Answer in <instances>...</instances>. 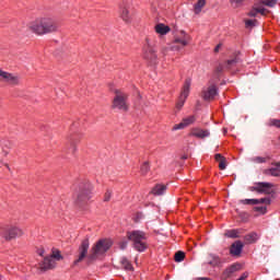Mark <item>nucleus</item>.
Returning <instances> with one entry per match:
<instances>
[{
    "label": "nucleus",
    "mask_w": 280,
    "mask_h": 280,
    "mask_svg": "<svg viewBox=\"0 0 280 280\" xmlns=\"http://www.w3.org/2000/svg\"><path fill=\"white\" fill-rule=\"evenodd\" d=\"M171 49H172L171 47H164V48H162V54H163V56H167V54L170 52Z\"/></svg>",
    "instance_id": "42"
},
{
    "label": "nucleus",
    "mask_w": 280,
    "mask_h": 280,
    "mask_svg": "<svg viewBox=\"0 0 280 280\" xmlns=\"http://www.w3.org/2000/svg\"><path fill=\"white\" fill-rule=\"evenodd\" d=\"M259 240V234L250 232L244 236L245 244H255Z\"/></svg>",
    "instance_id": "24"
},
{
    "label": "nucleus",
    "mask_w": 280,
    "mask_h": 280,
    "mask_svg": "<svg viewBox=\"0 0 280 280\" xmlns=\"http://www.w3.org/2000/svg\"><path fill=\"white\" fill-rule=\"evenodd\" d=\"M222 71H224V66H223V65H219V66L215 68V73H222Z\"/></svg>",
    "instance_id": "41"
},
{
    "label": "nucleus",
    "mask_w": 280,
    "mask_h": 280,
    "mask_svg": "<svg viewBox=\"0 0 280 280\" xmlns=\"http://www.w3.org/2000/svg\"><path fill=\"white\" fill-rule=\"evenodd\" d=\"M28 30L35 36H47V34H56L58 32V23L51 16H39L28 23Z\"/></svg>",
    "instance_id": "1"
},
{
    "label": "nucleus",
    "mask_w": 280,
    "mask_h": 280,
    "mask_svg": "<svg viewBox=\"0 0 280 280\" xmlns=\"http://www.w3.org/2000/svg\"><path fill=\"white\" fill-rule=\"evenodd\" d=\"M84 139V133L82 131H72L67 140L70 145H78V143H81Z\"/></svg>",
    "instance_id": "15"
},
{
    "label": "nucleus",
    "mask_w": 280,
    "mask_h": 280,
    "mask_svg": "<svg viewBox=\"0 0 280 280\" xmlns=\"http://www.w3.org/2000/svg\"><path fill=\"white\" fill-rule=\"evenodd\" d=\"M124 270H135V268L132 267V262H130V260H128V258H122L120 261Z\"/></svg>",
    "instance_id": "28"
},
{
    "label": "nucleus",
    "mask_w": 280,
    "mask_h": 280,
    "mask_svg": "<svg viewBox=\"0 0 280 280\" xmlns=\"http://www.w3.org/2000/svg\"><path fill=\"white\" fill-rule=\"evenodd\" d=\"M23 229L20 226L0 223V242L2 244H8L18 237H23Z\"/></svg>",
    "instance_id": "4"
},
{
    "label": "nucleus",
    "mask_w": 280,
    "mask_h": 280,
    "mask_svg": "<svg viewBox=\"0 0 280 280\" xmlns=\"http://www.w3.org/2000/svg\"><path fill=\"white\" fill-rule=\"evenodd\" d=\"M112 93H114L112 109L128 113V110H130V103L128 102L130 94L121 89H114L112 90Z\"/></svg>",
    "instance_id": "3"
},
{
    "label": "nucleus",
    "mask_w": 280,
    "mask_h": 280,
    "mask_svg": "<svg viewBox=\"0 0 280 280\" xmlns=\"http://www.w3.org/2000/svg\"><path fill=\"white\" fill-rule=\"evenodd\" d=\"M192 124H196V116H187L186 118H183L179 124L174 125L173 130H185V128L191 126Z\"/></svg>",
    "instance_id": "13"
},
{
    "label": "nucleus",
    "mask_w": 280,
    "mask_h": 280,
    "mask_svg": "<svg viewBox=\"0 0 280 280\" xmlns=\"http://www.w3.org/2000/svg\"><path fill=\"white\" fill-rule=\"evenodd\" d=\"M242 248H244L242 241H236L231 245L230 254L234 257H240V255H242Z\"/></svg>",
    "instance_id": "17"
},
{
    "label": "nucleus",
    "mask_w": 280,
    "mask_h": 280,
    "mask_svg": "<svg viewBox=\"0 0 280 280\" xmlns=\"http://www.w3.org/2000/svg\"><path fill=\"white\" fill-rule=\"evenodd\" d=\"M226 237H231L232 240H235L240 237V230H230L225 233Z\"/></svg>",
    "instance_id": "30"
},
{
    "label": "nucleus",
    "mask_w": 280,
    "mask_h": 280,
    "mask_svg": "<svg viewBox=\"0 0 280 280\" xmlns=\"http://www.w3.org/2000/svg\"><path fill=\"white\" fill-rule=\"evenodd\" d=\"M270 11H268V9L265 8H258V14H261V16H266L267 14H269Z\"/></svg>",
    "instance_id": "37"
},
{
    "label": "nucleus",
    "mask_w": 280,
    "mask_h": 280,
    "mask_svg": "<svg viewBox=\"0 0 280 280\" xmlns=\"http://www.w3.org/2000/svg\"><path fill=\"white\" fill-rule=\"evenodd\" d=\"M205 5H207V0H198L197 3L194 5L195 14H200Z\"/></svg>",
    "instance_id": "26"
},
{
    "label": "nucleus",
    "mask_w": 280,
    "mask_h": 280,
    "mask_svg": "<svg viewBox=\"0 0 280 280\" xmlns=\"http://www.w3.org/2000/svg\"><path fill=\"white\" fill-rule=\"evenodd\" d=\"M217 95H218V86L215 84H211L207 90H203L201 93V97L206 102H213Z\"/></svg>",
    "instance_id": "12"
},
{
    "label": "nucleus",
    "mask_w": 280,
    "mask_h": 280,
    "mask_svg": "<svg viewBox=\"0 0 280 280\" xmlns=\"http://www.w3.org/2000/svg\"><path fill=\"white\" fill-rule=\"evenodd\" d=\"M244 0H234L235 3H242Z\"/></svg>",
    "instance_id": "46"
},
{
    "label": "nucleus",
    "mask_w": 280,
    "mask_h": 280,
    "mask_svg": "<svg viewBox=\"0 0 280 280\" xmlns=\"http://www.w3.org/2000/svg\"><path fill=\"white\" fill-rule=\"evenodd\" d=\"M191 88V81H185L179 100L176 104V108L180 110L183 106H185V102L187 101V97H189V89Z\"/></svg>",
    "instance_id": "10"
},
{
    "label": "nucleus",
    "mask_w": 280,
    "mask_h": 280,
    "mask_svg": "<svg viewBox=\"0 0 280 280\" xmlns=\"http://www.w3.org/2000/svg\"><path fill=\"white\" fill-rule=\"evenodd\" d=\"M140 172L143 176L150 172V162L145 161L141 164Z\"/></svg>",
    "instance_id": "29"
},
{
    "label": "nucleus",
    "mask_w": 280,
    "mask_h": 280,
    "mask_svg": "<svg viewBox=\"0 0 280 280\" xmlns=\"http://www.w3.org/2000/svg\"><path fill=\"white\" fill-rule=\"evenodd\" d=\"M220 47H222V44H218L214 48V54H218L220 51Z\"/></svg>",
    "instance_id": "45"
},
{
    "label": "nucleus",
    "mask_w": 280,
    "mask_h": 280,
    "mask_svg": "<svg viewBox=\"0 0 280 280\" xmlns=\"http://www.w3.org/2000/svg\"><path fill=\"white\" fill-rule=\"evenodd\" d=\"M270 126H275L276 128H280V119H272L270 121Z\"/></svg>",
    "instance_id": "40"
},
{
    "label": "nucleus",
    "mask_w": 280,
    "mask_h": 280,
    "mask_svg": "<svg viewBox=\"0 0 280 280\" xmlns=\"http://www.w3.org/2000/svg\"><path fill=\"white\" fill-rule=\"evenodd\" d=\"M214 160L217 161V163H219V170H226V158H224L220 153H217L214 155Z\"/></svg>",
    "instance_id": "25"
},
{
    "label": "nucleus",
    "mask_w": 280,
    "mask_h": 280,
    "mask_svg": "<svg viewBox=\"0 0 280 280\" xmlns=\"http://www.w3.org/2000/svg\"><path fill=\"white\" fill-rule=\"evenodd\" d=\"M174 260L177 262L185 260V252H177L175 253Z\"/></svg>",
    "instance_id": "32"
},
{
    "label": "nucleus",
    "mask_w": 280,
    "mask_h": 280,
    "mask_svg": "<svg viewBox=\"0 0 280 280\" xmlns=\"http://www.w3.org/2000/svg\"><path fill=\"white\" fill-rule=\"evenodd\" d=\"M119 18L121 19V21H124V23H126L127 25H130V23H132V21H135L133 9H130V5H128V4L120 5Z\"/></svg>",
    "instance_id": "9"
},
{
    "label": "nucleus",
    "mask_w": 280,
    "mask_h": 280,
    "mask_svg": "<svg viewBox=\"0 0 280 280\" xmlns=\"http://www.w3.org/2000/svg\"><path fill=\"white\" fill-rule=\"evenodd\" d=\"M262 5L267 8H275L277 5V0H261Z\"/></svg>",
    "instance_id": "33"
},
{
    "label": "nucleus",
    "mask_w": 280,
    "mask_h": 280,
    "mask_svg": "<svg viewBox=\"0 0 280 280\" xmlns=\"http://www.w3.org/2000/svg\"><path fill=\"white\" fill-rule=\"evenodd\" d=\"M237 271V268L235 267V265H232L230 267H228L222 273H221V279L222 280H228L231 279L233 277V273Z\"/></svg>",
    "instance_id": "22"
},
{
    "label": "nucleus",
    "mask_w": 280,
    "mask_h": 280,
    "mask_svg": "<svg viewBox=\"0 0 280 280\" xmlns=\"http://www.w3.org/2000/svg\"><path fill=\"white\" fill-rule=\"evenodd\" d=\"M37 254L39 255V257H43V255H45V249L44 248H39L37 250Z\"/></svg>",
    "instance_id": "44"
},
{
    "label": "nucleus",
    "mask_w": 280,
    "mask_h": 280,
    "mask_svg": "<svg viewBox=\"0 0 280 280\" xmlns=\"http://www.w3.org/2000/svg\"><path fill=\"white\" fill-rule=\"evenodd\" d=\"M0 82L8 84V86H19L21 78L18 74L0 69Z\"/></svg>",
    "instance_id": "8"
},
{
    "label": "nucleus",
    "mask_w": 280,
    "mask_h": 280,
    "mask_svg": "<svg viewBox=\"0 0 280 280\" xmlns=\"http://www.w3.org/2000/svg\"><path fill=\"white\" fill-rule=\"evenodd\" d=\"M259 14V8L254 5L252 10L247 13V16H257Z\"/></svg>",
    "instance_id": "34"
},
{
    "label": "nucleus",
    "mask_w": 280,
    "mask_h": 280,
    "mask_svg": "<svg viewBox=\"0 0 280 280\" xmlns=\"http://www.w3.org/2000/svg\"><path fill=\"white\" fill-rule=\"evenodd\" d=\"M255 211H260V213H266L267 209L266 207H256Z\"/></svg>",
    "instance_id": "43"
},
{
    "label": "nucleus",
    "mask_w": 280,
    "mask_h": 280,
    "mask_svg": "<svg viewBox=\"0 0 280 280\" xmlns=\"http://www.w3.org/2000/svg\"><path fill=\"white\" fill-rule=\"evenodd\" d=\"M127 238L129 242L133 243V248H136L138 253H143V250L148 249V236L145 232L139 230L127 232Z\"/></svg>",
    "instance_id": "6"
},
{
    "label": "nucleus",
    "mask_w": 280,
    "mask_h": 280,
    "mask_svg": "<svg viewBox=\"0 0 280 280\" xmlns=\"http://www.w3.org/2000/svg\"><path fill=\"white\" fill-rule=\"evenodd\" d=\"M40 270H51L56 268V260L51 259L49 256L45 257L44 260L39 264Z\"/></svg>",
    "instance_id": "18"
},
{
    "label": "nucleus",
    "mask_w": 280,
    "mask_h": 280,
    "mask_svg": "<svg viewBox=\"0 0 280 280\" xmlns=\"http://www.w3.org/2000/svg\"><path fill=\"white\" fill-rule=\"evenodd\" d=\"M209 130L200 128H192L189 132V137H196L197 139H205L209 137Z\"/></svg>",
    "instance_id": "16"
},
{
    "label": "nucleus",
    "mask_w": 280,
    "mask_h": 280,
    "mask_svg": "<svg viewBox=\"0 0 280 280\" xmlns=\"http://www.w3.org/2000/svg\"><path fill=\"white\" fill-rule=\"evenodd\" d=\"M257 23V20H245V27H255V24Z\"/></svg>",
    "instance_id": "35"
},
{
    "label": "nucleus",
    "mask_w": 280,
    "mask_h": 280,
    "mask_svg": "<svg viewBox=\"0 0 280 280\" xmlns=\"http://www.w3.org/2000/svg\"><path fill=\"white\" fill-rule=\"evenodd\" d=\"M77 190V207H86L93 198V184L86 179H82L74 185Z\"/></svg>",
    "instance_id": "2"
},
{
    "label": "nucleus",
    "mask_w": 280,
    "mask_h": 280,
    "mask_svg": "<svg viewBox=\"0 0 280 280\" xmlns=\"http://www.w3.org/2000/svg\"><path fill=\"white\" fill-rule=\"evenodd\" d=\"M242 202H243V205H270V199H268V198L245 199Z\"/></svg>",
    "instance_id": "21"
},
{
    "label": "nucleus",
    "mask_w": 280,
    "mask_h": 280,
    "mask_svg": "<svg viewBox=\"0 0 280 280\" xmlns=\"http://www.w3.org/2000/svg\"><path fill=\"white\" fill-rule=\"evenodd\" d=\"M50 259H57V261H60L62 259V255L60 254V250L52 249V253L50 256H48Z\"/></svg>",
    "instance_id": "31"
},
{
    "label": "nucleus",
    "mask_w": 280,
    "mask_h": 280,
    "mask_svg": "<svg viewBox=\"0 0 280 280\" xmlns=\"http://www.w3.org/2000/svg\"><path fill=\"white\" fill-rule=\"evenodd\" d=\"M110 246H113V241L108 238L97 241L88 256V261H95V259L105 255L110 249Z\"/></svg>",
    "instance_id": "7"
},
{
    "label": "nucleus",
    "mask_w": 280,
    "mask_h": 280,
    "mask_svg": "<svg viewBox=\"0 0 280 280\" xmlns=\"http://www.w3.org/2000/svg\"><path fill=\"white\" fill-rule=\"evenodd\" d=\"M237 63V58L234 59H230L226 61L228 68L231 69L232 65H236Z\"/></svg>",
    "instance_id": "39"
},
{
    "label": "nucleus",
    "mask_w": 280,
    "mask_h": 280,
    "mask_svg": "<svg viewBox=\"0 0 280 280\" xmlns=\"http://www.w3.org/2000/svg\"><path fill=\"white\" fill-rule=\"evenodd\" d=\"M272 184L270 183H257L250 187V191H257L258 194H270L272 189Z\"/></svg>",
    "instance_id": "14"
},
{
    "label": "nucleus",
    "mask_w": 280,
    "mask_h": 280,
    "mask_svg": "<svg viewBox=\"0 0 280 280\" xmlns=\"http://www.w3.org/2000/svg\"><path fill=\"white\" fill-rule=\"evenodd\" d=\"M156 34H161V36H165V34H170V32L172 31V28H170V26L160 23L158 25H155L154 27Z\"/></svg>",
    "instance_id": "23"
},
{
    "label": "nucleus",
    "mask_w": 280,
    "mask_h": 280,
    "mask_svg": "<svg viewBox=\"0 0 280 280\" xmlns=\"http://www.w3.org/2000/svg\"><path fill=\"white\" fill-rule=\"evenodd\" d=\"M254 163H266V158L256 156L253 159Z\"/></svg>",
    "instance_id": "38"
},
{
    "label": "nucleus",
    "mask_w": 280,
    "mask_h": 280,
    "mask_svg": "<svg viewBox=\"0 0 280 280\" xmlns=\"http://www.w3.org/2000/svg\"><path fill=\"white\" fill-rule=\"evenodd\" d=\"M89 240H83L81 245L79 246L78 249V258L74 260V266H78V264H80L81 261H84V259L86 258V255H89Z\"/></svg>",
    "instance_id": "11"
},
{
    "label": "nucleus",
    "mask_w": 280,
    "mask_h": 280,
    "mask_svg": "<svg viewBox=\"0 0 280 280\" xmlns=\"http://www.w3.org/2000/svg\"><path fill=\"white\" fill-rule=\"evenodd\" d=\"M273 165H275V167L266 168L265 171H262V174H265V176L279 177L280 176V162H277Z\"/></svg>",
    "instance_id": "19"
},
{
    "label": "nucleus",
    "mask_w": 280,
    "mask_h": 280,
    "mask_svg": "<svg viewBox=\"0 0 280 280\" xmlns=\"http://www.w3.org/2000/svg\"><path fill=\"white\" fill-rule=\"evenodd\" d=\"M176 45H182V47H187L189 45V36L185 35L184 38L177 37L173 40Z\"/></svg>",
    "instance_id": "27"
},
{
    "label": "nucleus",
    "mask_w": 280,
    "mask_h": 280,
    "mask_svg": "<svg viewBox=\"0 0 280 280\" xmlns=\"http://www.w3.org/2000/svg\"><path fill=\"white\" fill-rule=\"evenodd\" d=\"M165 191H167V185H165V184H156L152 188L151 194H152V196H163V194H165Z\"/></svg>",
    "instance_id": "20"
},
{
    "label": "nucleus",
    "mask_w": 280,
    "mask_h": 280,
    "mask_svg": "<svg viewBox=\"0 0 280 280\" xmlns=\"http://www.w3.org/2000/svg\"><path fill=\"white\" fill-rule=\"evenodd\" d=\"M112 197H113V192L110 190H106L103 198L104 202H109Z\"/></svg>",
    "instance_id": "36"
},
{
    "label": "nucleus",
    "mask_w": 280,
    "mask_h": 280,
    "mask_svg": "<svg viewBox=\"0 0 280 280\" xmlns=\"http://www.w3.org/2000/svg\"><path fill=\"white\" fill-rule=\"evenodd\" d=\"M142 58L149 65H156L159 62V55L156 54V45L152 42V38L145 37L142 45Z\"/></svg>",
    "instance_id": "5"
}]
</instances>
